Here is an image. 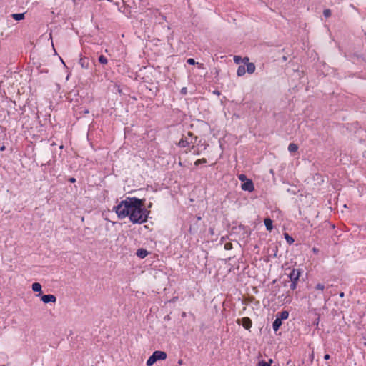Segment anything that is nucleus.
<instances>
[{"label":"nucleus","instance_id":"1","mask_svg":"<svg viewBox=\"0 0 366 366\" xmlns=\"http://www.w3.org/2000/svg\"><path fill=\"white\" fill-rule=\"evenodd\" d=\"M140 203V199L137 197H127L121 201L118 205L114 207V209L119 219L129 217L133 212L134 208L137 204Z\"/></svg>","mask_w":366,"mask_h":366},{"label":"nucleus","instance_id":"2","mask_svg":"<svg viewBox=\"0 0 366 366\" xmlns=\"http://www.w3.org/2000/svg\"><path fill=\"white\" fill-rule=\"evenodd\" d=\"M144 200L140 199V203L137 204L130 215L129 220L133 224H142L147 221L149 211L143 207Z\"/></svg>","mask_w":366,"mask_h":366},{"label":"nucleus","instance_id":"3","mask_svg":"<svg viewBox=\"0 0 366 366\" xmlns=\"http://www.w3.org/2000/svg\"><path fill=\"white\" fill-rule=\"evenodd\" d=\"M233 60L237 64H240L241 63L245 64L247 74H252L255 71L256 66L254 63L249 62L248 57L242 58L240 56H234Z\"/></svg>","mask_w":366,"mask_h":366},{"label":"nucleus","instance_id":"4","mask_svg":"<svg viewBox=\"0 0 366 366\" xmlns=\"http://www.w3.org/2000/svg\"><path fill=\"white\" fill-rule=\"evenodd\" d=\"M167 357V355L165 352L156 350L147 360V366H152L158 360H164Z\"/></svg>","mask_w":366,"mask_h":366},{"label":"nucleus","instance_id":"5","mask_svg":"<svg viewBox=\"0 0 366 366\" xmlns=\"http://www.w3.org/2000/svg\"><path fill=\"white\" fill-rule=\"evenodd\" d=\"M197 137H194L190 132L187 135L184 136L179 142V146L181 147H186L195 143Z\"/></svg>","mask_w":366,"mask_h":366},{"label":"nucleus","instance_id":"6","mask_svg":"<svg viewBox=\"0 0 366 366\" xmlns=\"http://www.w3.org/2000/svg\"><path fill=\"white\" fill-rule=\"evenodd\" d=\"M244 191L252 192L254 189V184L251 179H247L241 186Z\"/></svg>","mask_w":366,"mask_h":366},{"label":"nucleus","instance_id":"7","mask_svg":"<svg viewBox=\"0 0 366 366\" xmlns=\"http://www.w3.org/2000/svg\"><path fill=\"white\" fill-rule=\"evenodd\" d=\"M41 300L44 303H55L56 301V298L54 295H44L41 296Z\"/></svg>","mask_w":366,"mask_h":366},{"label":"nucleus","instance_id":"8","mask_svg":"<svg viewBox=\"0 0 366 366\" xmlns=\"http://www.w3.org/2000/svg\"><path fill=\"white\" fill-rule=\"evenodd\" d=\"M246 73H247L246 65H239L237 70V75L238 76H243Z\"/></svg>","mask_w":366,"mask_h":366},{"label":"nucleus","instance_id":"9","mask_svg":"<svg viewBox=\"0 0 366 366\" xmlns=\"http://www.w3.org/2000/svg\"><path fill=\"white\" fill-rule=\"evenodd\" d=\"M31 287L34 292H39V294L36 295L37 297H39L41 294V285L39 282H34L32 284Z\"/></svg>","mask_w":366,"mask_h":366},{"label":"nucleus","instance_id":"10","mask_svg":"<svg viewBox=\"0 0 366 366\" xmlns=\"http://www.w3.org/2000/svg\"><path fill=\"white\" fill-rule=\"evenodd\" d=\"M242 326L249 330L252 327V321L249 317L242 318Z\"/></svg>","mask_w":366,"mask_h":366},{"label":"nucleus","instance_id":"11","mask_svg":"<svg viewBox=\"0 0 366 366\" xmlns=\"http://www.w3.org/2000/svg\"><path fill=\"white\" fill-rule=\"evenodd\" d=\"M276 317L280 319L281 321L283 320H286L289 317V313L287 311H282L277 314Z\"/></svg>","mask_w":366,"mask_h":366},{"label":"nucleus","instance_id":"12","mask_svg":"<svg viewBox=\"0 0 366 366\" xmlns=\"http://www.w3.org/2000/svg\"><path fill=\"white\" fill-rule=\"evenodd\" d=\"M148 252L144 249H139L137 251V255L142 259L145 258L148 255Z\"/></svg>","mask_w":366,"mask_h":366},{"label":"nucleus","instance_id":"13","mask_svg":"<svg viewBox=\"0 0 366 366\" xmlns=\"http://www.w3.org/2000/svg\"><path fill=\"white\" fill-rule=\"evenodd\" d=\"M281 325H282V321L276 317V319L274 320V321L273 322V324H272L273 330L275 332H277L279 330Z\"/></svg>","mask_w":366,"mask_h":366},{"label":"nucleus","instance_id":"14","mask_svg":"<svg viewBox=\"0 0 366 366\" xmlns=\"http://www.w3.org/2000/svg\"><path fill=\"white\" fill-rule=\"evenodd\" d=\"M264 225H265L268 231H271L273 228L272 221L270 219L267 218L264 219Z\"/></svg>","mask_w":366,"mask_h":366},{"label":"nucleus","instance_id":"15","mask_svg":"<svg viewBox=\"0 0 366 366\" xmlns=\"http://www.w3.org/2000/svg\"><path fill=\"white\" fill-rule=\"evenodd\" d=\"M79 64L84 69H87L89 66V62H88L87 59L84 57L80 58Z\"/></svg>","mask_w":366,"mask_h":366},{"label":"nucleus","instance_id":"16","mask_svg":"<svg viewBox=\"0 0 366 366\" xmlns=\"http://www.w3.org/2000/svg\"><path fill=\"white\" fill-rule=\"evenodd\" d=\"M12 17L14 19L16 20V21H20V20H22L24 19V14H12Z\"/></svg>","mask_w":366,"mask_h":366},{"label":"nucleus","instance_id":"17","mask_svg":"<svg viewBox=\"0 0 366 366\" xmlns=\"http://www.w3.org/2000/svg\"><path fill=\"white\" fill-rule=\"evenodd\" d=\"M272 362V360H271V359L268 362L260 361L257 364V366H271Z\"/></svg>","mask_w":366,"mask_h":366},{"label":"nucleus","instance_id":"18","mask_svg":"<svg viewBox=\"0 0 366 366\" xmlns=\"http://www.w3.org/2000/svg\"><path fill=\"white\" fill-rule=\"evenodd\" d=\"M288 150L290 152H295L297 150V146L294 143H291L288 147Z\"/></svg>","mask_w":366,"mask_h":366},{"label":"nucleus","instance_id":"19","mask_svg":"<svg viewBox=\"0 0 366 366\" xmlns=\"http://www.w3.org/2000/svg\"><path fill=\"white\" fill-rule=\"evenodd\" d=\"M285 238L286 239V241L287 242L288 244H291L292 243L294 242V239L292 237H291L288 234L285 233Z\"/></svg>","mask_w":366,"mask_h":366},{"label":"nucleus","instance_id":"20","mask_svg":"<svg viewBox=\"0 0 366 366\" xmlns=\"http://www.w3.org/2000/svg\"><path fill=\"white\" fill-rule=\"evenodd\" d=\"M99 63H101L102 64H107V59L105 56L102 55L99 57Z\"/></svg>","mask_w":366,"mask_h":366},{"label":"nucleus","instance_id":"21","mask_svg":"<svg viewBox=\"0 0 366 366\" xmlns=\"http://www.w3.org/2000/svg\"><path fill=\"white\" fill-rule=\"evenodd\" d=\"M206 162H207V159L203 158V159H197V161H195L194 164L196 166H198L200 164H203V163H206Z\"/></svg>","mask_w":366,"mask_h":366},{"label":"nucleus","instance_id":"22","mask_svg":"<svg viewBox=\"0 0 366 366\" xmlns=\"http://www.w3.org/2000/svg\"><path fill=\"white\" fill-rule=\"evenodd\" d=\"M323 14L325 17L328 18L331 16V11L330 9H325L324 10Z\"/></svg>","mask_w":366,"mask_h":366},{"label":"nucleus","instance_id":"23","mask_svg":"<svg viewBox=\"0 0 366 366\" xmlns=\"http://www.w3.org/2000/svg\"><path fill=\"white\" fill-rule=\"evenodd\" d=\"M187 61L189 64H191V65L197 64V62L195 61V60L194 59H191V58L188 59Z\"/></svg>","mask_w":366,"mask_h":366},{"label":"nucleus","instance_id":"24","mask_svg":"<svg viewBox=\"0 0 366 366\" xmlns=\"http://www.w3.org/2000/svg\"><path fill=\"white\" fill-rule=\"evenodd\" d=\"M315 288L317 290H320L322 291L325 289V286L322 284L319 283L316 285Z\"/></svg>","mask_w":366,"mask_h":366},{"label":"nucleus","instance_id":"25","mask_svg":"<svg viewBox=\"0 0 366 366\" xmlns=\"http://www.w3.org/2000/svg\"><path fill=\"white\" fill-rule=\"evenodd\" d=\"M239 180H241L242 182H244L245 180L247 181V178H246V176L244 174H240L239 176Z\"/></svg>","mask_w":366,"mask_h":366},{"label":"nucleus","instance_id":"26","mask_svg":"<svg viewBox=\"0 0 366 366\" xmlns=\"http://www.w3.org/2000/svg\"><path fill=\"white\" fill-rule=\"evenodd\" d=\"M196 65L197 66V67H198L199 69H204V65H203V64H202V63L197 62V64H196Z\"/></svg>","mask_w":366,"mask_h":366},{"label":"nucleus","instance_id":"27","mask_svg":"<svg viewBox=\"0 0 366 366\" xmlns=\"http://www.w3.org/2000/svg\"><path fill=\"white\" fill-rule=\"evenodd\" d=\"M181 93L182 94H187V88L184 87L181 89Z\"/></svg>","mask_w":366,"mask_h":366},{"label":"nucleus","instance_id":"28","mask_svg":"<svg viewBox=\"0 0 366 366\" xmlns=\"http://www.w3.org/2000/svg\"><path fill=\"white\" fill-rule=\"evenodd\" d=\"M330 358V355H329V354H326V355H325V356H324V359H325V360H329Z\"/></svg>","mask_w":366,"mask_h":366},{"label":"nucleus","instance_id":"29","mask_svg":"<svg viewBox=\"0 0 366 366\" xmlns=\"http://www.w3.org/2000/svg\"><path fill=\"white\" fill-rule=\"evenodd\" d=\"M183 362H184L183 360L182 359H180L178 360L177 363H178V365H182L183 364Z\"/></svg>","mask_w":366,"mask_h":366},{"label":"nucleus","instance_id":"30","mask_svg":"<svg viewBox=\"0 0 366 366\" xmlns=\"http://www.w3.org/2000/svg\"><path fill=\"white\" fill-rule=\"evenodd\" d=\"M69 181H70L71 182H75L76 179H75V178L72 177V178H71V179H69Z\"/></svg>","mask_w":366,"mask_h":366},{"label":"nucleus","instance_id":"31","mask_svg":"<svg viewBox=\"0 0 366 366\" xmlns=\"http://www.w3.org/2000/svg\"><path fill=\"white\" fill-rule=\"evenodd\" d=\"M0 150H1V151H4V150H5V146H2V147H1Z\"/></svg>","mask_w":366,"mask_h":366},{"label":"nucleus","instance_id":"32","mask_svg":"<svg viewBox=\"0 0 366 366\" xmlns=\"http://www.w3.org/2000/svg\"><path fill=\"white\" fill-rule=\"evenodd\" d=\"M340 296L341 297H344V292H341V293L340 294Z\"/></svg>","mask_w":366,"mask_h":366},{"label":"nucleus","instance_id":"33","mask_svg":"<svg viewBox=\"0 0 366 366\" xmlns=\"http://www.w3.org/2000/svg\"><path fill=\"white\" fill-rule=\"evenodd\" d=\"M61 59V61L62 62V64L65 66V63L64 61L62 60V59Z\"/></svg>","mask_w":366,"mask_h":366},{"label":"nucleus","instance_id":"34","mask_svg":"<svg viewBox=\"0 0 366 366\" xmlns=\"http://www.w3.org/2000/svg\"><path fill=\"white\" fill-rule=\"evenodd\" d=\"M194 154H196L197 155H199V153L196 152L195 151H194Z\"/></svg>","mask_w":366,"mask_h":366},{"label":"nucleus","instance_id":"35","mask_svg":"<svg viewBox=\"0 0 366 366\" xmlns=\"http://www.w3.org/2000/svg\"><path fill=\"white\" fill-rule=\"evenodd\" d=\"M225 247L226 248L229 247V245H225Z\"/></svg>","mask_w":366,"mask_h":366},{"label":"nucleus","instance_id":"36","mask_svg":"<svg viewBox=\"0 0 366 366\" xmlns=\"http://www.w3.org/2000/svg\"><path fill=\"white\" fill-rule=\"evenodd\" d=\"M225 247L226 248L229 247V245H225Z\"/></svg>","mask_w":366,"mask_h":366}]
</instances>
